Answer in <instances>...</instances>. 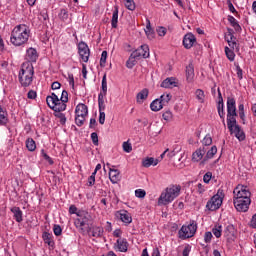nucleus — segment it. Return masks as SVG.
<instances>
[{
    "instance_id": "1",
    "label": "nucleus",
    "mask_w": 256,
    "mask_h": 256,
    "mask_svg": "<svg viewBox=\"0 0 256 256\" xmlns=\"http://www.w3.org/2000/svg\"><path fill=\"white\" fill-rule=\"evenodd\" d=\"M74 225L81 235L90 233L92 237H103V227L93 225V218L90 216L89 212H78L77 217L74 219Z\"/></svg>"
},
{
    "instance_id": "2",
    "label": "nucleus",
    "mask_w": 256,
    "mask_h": 256,
    "mask_svg": "<svg viewBox=\"0 0 256 256\" xmlns=\"http://www.w3.org/2000/svg\"><path fill=\"white\" fill-rule=\"evenodd\" d=\"M227 127L230 133L235 135L239 141H244L245 133L241 130V127L237 124V102L235 98H227Z\"/></svg>"
},
{
    "instance_id": "3",
    "label": "nucleus",
    "mask_w": 256,
    "mask_h": 256,
    "mask_svg": "<svg viewBox=\"0 0 256 256\" xmlns=\"http://www.w3.org/2000/svg\"><path fill=\"white\" fill-rule=\"evenodd\" d=\"M31 37V28L27 24L16 25L11 31L10 43L14 47H25L29 43Z\"/></svg>"
},
{
    "instance_id": "4",
    "label": "nucleus",
    "mask_w": 256,
    "mask_h": 256,
    "mask_svg": "<svg viewBox=\"0 0 256 256\" xmlns=\"http://www.w3.org/2000/svg\"><path fill=\"white\" fill-rule=\"evenodd\" d=\"M179 195H181V185L171 184L160 194L158 205H169V203H173Z\"/></svg>"
},
{
    "instance_id": "5",
    "label": "nucleus",
    "mask_w": 256,
    "mask_h": 256,
    "mask_svg": "<svg viewBox=\"0 0 256 256\" xmlns=\"http://www.w3.org/2000/svg\"><path fill=\"white\" fill-rule=\"evenodd\" d=\"M35 75V69L30 62H24L21 65V69L18 74L19 83L22 87H29L33 83V76Z\"/></svg>"
},
{
    "instance_id": "6",
    "label": "nucleus",
    "mask_w": 256,
    "mask_h": 256,
    "mask_svg": "<svg viewBox=\"0 0 256 256\" xmlns=\"http://www.w3.org/2000/svg\"><path fill=\"white\" fill-rule=\"evenodd\" d=\"M225 41H227L229 47H225V55L227 59L230 61H235V52L233 51H239V43H237V38L235 35H233V29L228 28L227 33L225 35Z\"/></svg>"
},
{
    "instance_id": "7",
    "label": "nucleus",
    "mask_w": 256,
    "mask_h": 256,
    "mask_svg": "<svg viewBox=\"0 0 256 256\" xmlns=\"http://www.w3.org/2000/svg\"><path fill=\"white\" fill-rule=\"evenodd\" d=\"M195 233H197V222L191 220L189 224H185L181 227L178 232V237L179 239H191V237H195Z\"/></svg>"
},
{
    "instance_id": "8",
    "label": "nucleus",
    "mask_w": 256,
    "mask_h": 256,
    "mask_svg": "<svg viewBox=\"0 0 256 256\" xmlns=\"http://www.w3.org/2000/svg\"><path fill=\"white\" fill-rule=\"evenodd\" d=\"M87 115H89L87 105L83 103L78 104L75 109V123L78 127H82V125H84Z\"/></svg>"
},
{
    "instance_id": "9",
    "label": "nucleus",
    "mask_w": 256,
    "mask_h": 256,
    "mask_svg": "<svg viewBox=\"0 0 256 256\" xmlns=\"http://www.w3.org/2000/svg\"><path fill=\"white\" fill-rule=\"evenodd\" d=\"M233 201L241 199H251V191L247 186L239 184L233 191Z\"/></svg>"
},
{
    "instance_id": "10",
    "label": "nucleus",
    "mask_w": 256,
    "mask_h": 256,
    "mask_svg": "<svg viewBox=\"0 0 256 256\" xmlns=\"http://www.w3.org/2000/svg\"><path fill=\"white\" fill-rule=\"evenodd\" d=\"M223 205V197L217 193L206 204V209L209 211H217Z\"/></svg>"
},
{
    "instance_id": "11",
    "label": "nucleus",
    "mask_w": 256,
    "mask_h": 256,
    "mask_svg": "<svg viewBox=\"0 0 256 256\" xmlns=\"http://www.w3.org/2000/svg\"><path fill=\"white\" fill-rule=\"evenodd\" d=\"M78 53L83 63L89 62V57L91 56V50L89 49V46L87 45V43L81 41L78 44Z\"/></svg>"
},
{
    "instance_id": "12",
    "label": "nucleus",
    "mask_w": 256,
    "mask_h": 256,
    "mask_svg": "<svg viewBox=\"0 0 256 256\" xmlns=\"http://www.w3.org/2000/svg\"><path fill=\"white\" fill-rule=\"evenodd\" d=\"M234 207L240 213H247L249 205H251V198H244L240 200H233Z\"/></svg>"
},
{
    "instance_id": "13",
    "label": "nucleus",
    "mask_w": 256,
    "mask_h": 256,
    "mask_svg": "<svg viewBox=\"0 0 256 256\" xmlns=\"http://www.w3.org/2000/svg\"><path fill=\"white\" fill-rule=\"evenodd\" d=\"M133 57L139 59L143 57V59L149 58V46L147 44L141 45L138 49L132 52Z\"/></svg>"
},
{
    "instance_id": "14",
    "label": "nucleus",
    "mask_w": 256,
    "mask_h": 256,
    "mask_svg": "<svg viewBox=\"0 0 256 256\" xmlns=\"http://www.w3.org/2000/svg\"><path fill=\"white\" fill-rule=\"evenodd\" d=\"M116 217L120 219L122 223H125V225H130V223L133 222V217L131 216V213H129L127 210L117 211Z\"/></svg>"
},
{
    "instance_id": "15",
    "label": "nucleus",
    "mask_w": 256,
    "mask_h": 256,
    "mask_svg": "<svg viewBox=\"0 0 256 256\" xmlns=\"http://www.w3.org/2000/svg\"><path fill=\"white\" fill-rule=\"evenodd\" d=\"M114 249L120 253H127L129 249V242L125 238H119L114 244Z\"/></svg>"
},
{
    "instance_id": "16",
    "label": "nucleus",
    "mask_w": 256,
    "mask_h": 256,
    "mask_svg": "<svg viewBox=\"0 0 256 256\" xmlns=\"http://www.w3.org/2000/svg\"><path fill=\"white\" fill-rule=\"evenodd\" d=\"M37 59H39V53H37V49L30 47L26 50V63H37Z\"/></svg>"
},
{
    "instance_id": "17",
    "label": "nucleus",
    "mask_w": 256,
    "mask_h": 256,
    "mask_svg": "<svg viewBox=\"0 0 256 256\" xmlns=\"http://www.w3.org/2000/svg\"><path fill=\"white\" fill-rule=\"evenodd\" d=\"M195 43H197V38L195 37V35H193V33H188L184 36L183 46L185 47V49H191V47H193Z\"/></svg>"
},
{
    "instance_id": "18",
    "label": "nucleus",
    "mask_w": 256,
    "mask_h": 256,
    "mask_svg": "<svg viewBox=\"0 0 256 256\" xmlns=\"http://www.w3.org/2000/svg\"><path fill=\"white\" fill-rule=\"evenodd\" d=\"M109 179L111 183H119L121 181V172L118 169L109 168Z\"/></svg>"
},
{
    "instance_id": "19",
    "label": "nucleus",
    "mask_w": 256,
    "mask_h": 256,
    "mask_svg": "<svg viewBox=\"0 0 256 256\" xmlns=\"http://www.w3.org/2000/svg\"><path fill=\"white\" fill-rule=\"evenodd\" d=\"M11 213H13V217L17 223L23 222V211H21V208L14 206L10 209Z\"/></svg>"
},
{
    "instance_id": "20",
    "label": "nucleus",
    "mask_w": 256,
    "mask_h": 256,
    "mask_svg": "<svg viewBox=\"0 0 256 256\" xmlns=\"http://www.w3.org/2000/svg\"><path fill=\"white\" fill-rule=\"evenodd\" d=\"M46 103H47L48 107L53 110L55 108V106L57 105V103H59V96H57V94H55V93H51L50 96L46 97Z\"/></svg>"
},
{
    "instance_id": "21",
    "label": "nucleus",
    "mask_w": 256,
    "mask_h": 256,
    "mask_svg": "<svg viewBox=\"0 0 256 256\" xmlns=\"http://www.w3.org/2000/svg\"><path fill=\"white\" fill-rule=\"evenodd\" d=\"M9 123V113L7 109L0 105V125L5 126Z\"/></svg>"
},
{
    "instance_id": "22",
    "label": "nucleus",
    "mask_w": 256,
    "mask_h": 256,
    "mask_svg": "<svg viewBox=\"0 0 256 256\" xmlns=\"http://www.w3.org/2000/svg\"><path fill=\"white\" fill-rule=\"evenodd\" d=\"M204 156H205V148L197 149L192 154V161H193V163H199V161H202Z\"/></svg>"
},
{
    "instance_id": "23",
    "label": "nucleus",
    "mask_w": 256,
    "mask_h": 256,
    "mask_svg": "<svg viewBox=\"0 0 256 256\" xmlns=\"http://www.w3.org/2000/svg\"><path fill=\"white\" fill-rule=\"evenodd\" d=\"M193 79H195V68L193 64H189L186 67V80L188 83H193Z\"/></svg>"
},
{
    "instance_id": "24",
    "label": "nucleus",
    "mask_w": 256,
    "mask_h": 256,
    "mask_svg": "<svg viewBox=\"0 0 256 256\" xmlns=\"http://www.w3.org/2000/svg\"><path fill=\"white\" fill-rule=\"evenodd\" d=\"M217 155V146H212L210 150L207 151L205 157L201 161V165H205L208 159H213Z\"/></svg>"
},
{
    "instance_id": "25",
    "label": "nucleus",
    "mask_w": 256,
    "mask_h": 256,
    "mask_svg": "<svg viewBox=\"0 0 256 256\" xmlns=\"http://www.w3.org/2000/svg\"><path fill=\"white\" fill-rule=\"evenodd\" d=\"M42 239L49 247H55V241L53 240V234L49 232H43Z\"/></svg>"
},
{
    "instance_id": "26",
    "label": "nucleus",
    "mask_w": 256,
    "mask_h": 256,
    "mask_svg": "<svg viewBox=\"0 0 256 256\" xmlns=\"http://www.w3.org/2000/svg\"><path fill=\"white\" fill-rule=\"evenodd\" d=\"M161 87L164 89H173V87H177V82L175 81V78H166L162 83Z\"/></svg>"
},
{
    "instance_id": "27",
    "label": "nucleus",
    "mask_w": 256,
    "mask_h": 256,
    "mask_svg": "<svg viewBox=\"0 0 256 256\" xmlns=\"http://www.w3.org/2000/svg\"><path fill=\"white\" fill-rule=\"evenodd\" d=\"M228 21L231 27H233V29L236 31V33H241V31H243V29L241 28V25H239V21H237L235 17L228 16Z\"/></svg>"
},
{
    "instance_id": "28",
    "label": "nucleus",
    "mask_w": 256,
    "mask_h": 256,
    "mask_svg": "<svg viewBox=\"0 0 256 256\" xmlns=\"http://www.w3.org/2000/svg\"><path fill=\"white\" fill-rule=\"evenodd\" d=\"M65 109H67V102H64L62 99H58V102H56L52 111H55V113H61V111H65Z\"/></svg>"
},
{
    "instance_id": "29",
    "label": "nucleus",
    "mask_w": 256,
    "mask_h": 256,
    "mask_svg": "<svg viewBox=\"0 0 256 256\" xmlns=\"http://www.w3.org/2000/svg\"><path fill=\"white\" fill-rule=\"evenodd\" d=\"M117 23H119V7L115 6L111 20L112 29H117Z\"/></svg>"
},
{
    "instance_id": "30",
    "label": "nucleus",
    "mask_w": 256,
    "mask_h": 256,
    "mask_svg": "<svg viewBox=\"0 0 256 256\" xmlns=\"http://www.w3.org/2000/svg\"><path fill=\"white\" fill-rule=\"evenodd\" d=\"M224 235L227 237V239H233V237H235V226H233L232 224L226 226L224 230Z\"/></svg>"
},
{
    "instance_id": "31",
    "label": "nucleus",
    "mask_w": 256,
    "mask_h": 256,
    "mask_svg": "<svg viewBox=\"0 0 256 256\" xmlns=\"http://www.w3.org/2000/svg\"><path fill=\"white\" fill-rule=\"evenodd\" d=\"M158 164H159V160L157 159L155 160V158L153 157L146 158L142 161L143 167H146V168L151 167V165L155 167Z\"/></svg>"
},
{
    "instance_id": "32",
    "label": "nucleus",
    "mask_w": 256,
    "mask_h": 256,
    "mask_svg": "<svg viewBox=\"0 0 256 256\" xmlns=\"http://www.w3.org/2000/svg\"><path fill=\"white\" fill-rule=\"evenodd\" d=\"M163 104L161 103V101L158 99H155L154 101H152V103L150 104V109L151 111L157 112V111H161V109H163Z\"/></svg>"
},
{
    "instance_id": "33",
    "label": "nucleus",
    "mask_w": 256,
    "mask_h": 256,
    "mask_svg": "<svg viewBox=\"0 0 256 256\" xmlns=\"http://www.w3.org/2000/svg\"><path fill=\"white\" fill-rule=\"evenodd\" d=\"M147 97H149V90L145 88L137 94V103H143Z\"/></svg>"
},
{
    "instance_id": "34",
    "label": "nucleus",
    "mask_w": 256,
    "mask_h": 256,
    "mask_svg": "<svg viewBox=\"0 0 256 256\" xmlns=\"http://www.w3.org/2000/svg\"><path fill=\"white\" fill-rule=\"evenodd\" d=\"M194 95L198 103H201V104L205 103V91H203L202 89H197Z\"/></svg>"
},
{
    "instance_id": "35",
    "label": "nucleus",
    "mask_w": 256,
    "mask_h": 256,
    "mask_svg": "<svg viewBox=\"0 0 256 256\" xmlns=\"http://www.w3.org/2000/svg\"><path fill=\"white\" fill-rule=\"evenodd\" d=\"M137 59L136 56H133V53H131L129 59L126 62V67L128 69H133L135 65H137Z\"/></svg>"
},
{
    "instance_id": "36",
    "label": "nucleus",
    "mask_w": 256,
    "mask_h": 256,
    "mask_svg": "<svg viewBox=\"0 0 256 256\" xmlns=\"http://www.w3.org/2000/svg\"><path fill=\"white\" fill-rule=\"evenodd\" d=\"M171 97V94H162L158 99L163 107H167V105H169V101H171Z\"/></svg>"
},
{
    "instance_id": "37",
    "label": "nucleus",
    "mask_w": 256,
    "mask_h": 256,
    "mask_svg": "<svg viewBox=\"0 0 256 256\" xmlns=\"http://www.w3.org/2000/svg\"><path fill=\"white\" fill-rule=\"evenodd\" d=\"M98 106L99 112L105 111V96H103V93H99L98 95Z\"/></svg>"
},
{
    "instance_id": "38",
    "label": "nucleus",
    "mask_w": 256,
    "mask_h": 256,
    "mask_svg": "<svg viewBox=\"0 0 256 256\" xmlns=\"http://www.w3.org/2000/svg\"><path fill=\"white\" fill-rule=\"evenodd\" d=\"M26 147L28 151H35V149H37V144H35V140H33V138H28L26 140Z\"/></svg>"
},
{
    "instance_id": "39",
    "label": "nucleus",
    "mask_w": 256,
    "mask_h": 256,
    "mask_svg": "<svg viewBox=\"0 0 256 256\" xmlns=\"http://www.w3.org/2000/svg\"><path fill=\"white\" fill-rule=\"evenodd\" d=\"M124 2V6L126 7V9H128L129 11H135L136 9V5H135V0H123Z\"/></svg>"
},
{
    "instance_id": "40",
    "label": "nucleus",
    "mask_w": 256,
    "mask_h": 256,
    "mask_svg": "<svg viewBox=\"0 0 256 256\" xmlns=\"http://www.w3.org/2000/svg\"><path fill=\"white\" fill-rule=\"evenodd\" d=\"M213 235L219 239L221 237V233H223V227L221 225H215L212 229Z\"/></svg>"
},
{
    "instance_id": "41",
    "label": "nucleus",
    "mask_w": 256,
    "mask_h": 256,
    "mask_svg": "<svg viewBox=\"0 0 256 256\" xmlns=\"http://www.w3.org/2000/svg\"><path fill=\"white\" fill-rule=\"evenodd\" d=\"M102 95L103 97H105V95H107V74H104L103 75V78H102Z\"/></svg>"
},
{
    "instance_id": "42",
    "label": "nucleus",
    "mask_w": 256,
    "mask_h": 256,
    "mask_svg": "<svg viewBox=\"0 0 256 256\" xmlns=\"http://www.w3.org/2000/svg\"><path fill=\"white\" fill-rule=\"evenodd\" d=\"M58 17L61 19V21H67V19H69V12L67 9H61Z\"/></svg>"
},
{
    "instance_id": "43",
    "label": "nucleus",
    "mask_w": 256,
    "mask_h": 256,
    "mask_svg": "<svg viewBox=\"0 0 256 256\" xmlns=\"http://www.w3.org/2000/svg\"><path fill=\"white\" fill-rule=\"evenodd\" d=\"M224 107H225V105L217 106L219 117H220V119H222L223 122H225V109H224Z\"/></svg>"
},
{
    "instance_id": "44",
    "label": "nucleus",
    "mask_w": 256,
    "mask_h": 256,
    "mask_svg": "<svg viewBox=\"0 0 256 256\" xmlns=\"http://www.w3.org/2000/svg\"><path fill=\"white\" fill-rule=\"evenodd\" d=\"M213 143V138H211V135H206L204 139L202 140V145H205L206 147L211 145Z\"/></svg>"
},
{
    "instance_id": "45",
    "label": "nucleus",
    "mask_w": 256,
    "mask_h": 256,
    "mask_svg": "<svg viewBox=\"0 0 256 256\" xmlns=\"http://www.w3.org/2000/svg\"><path fill=\"white\" fill-rule=\"evenodd\" d=\"M105 63H107V51H103L100 58V67H105Z\"/></svg>"
},
{
    "instance_id": "46",
    "label": "nucleus",
    "mask_w": 256,
    "mask_h": 256,
    "mask_svg": "<svg viewBox=\"0 0 256 256\" xmlns=\"http://www.w3.org/2000/svg\"><path fill=\"white\" fill-rule=\"evenodd\" d=\"M123 151H125V153H131V151H133V146H131V143L129 142H123Z\"/></svg>"
},
{
    "instance_id": "47",
    "label": "nucleus",
    "mask_w": 256,
    "mask_h": 256,
    "mask_svg": "<svg viewBox=\"0 0 256 256\" xmlns=\"http://www.w3.org/2000/svg\"><path fill=\"white\" fill-rule=\"evenodd\" d=\"M145 195H147V192L143 189H137L135 190V196L138 197V199H144Z\"/></svg>"
},
{
    "instance_id": "48",
    "label": "nucleus",
    "mask_w": 256,
    "mask_h": 256,
    "mask_svg": "<svg viewBox=\"0 0 256 256\" xmlns=\"http://www.w3.org/2000/svg\"><path fill=\"white\" fill-rule=\"evenodd\" d=\"M41 155L45 159V161H47L49 163V165H53V163H54L53 159L49 155H47L45 150H41Z\"/></svg>"
},
{
    "instance_id": "49",
    "label": "nucleus",
    "mask_w": 256,
    "mask_h": 256,
    "mask_svg": "<svg viewBox=\"0 0 256 256\" xmlns=\"http://www.w3.org/2000/svg\"><path fill=\"white\" fill-rule=\"evenodd\" d=\"M60 99L62 101H64V103H68L69 102V92H67V90H63Z\"/></svg>"
},
{
    "instance_id": "50",
    "label": "nucleus",
    "mask_w": 256,
    "mask_h": 256,
    "mask_svg": "<svg viewBox=\"0 0 256 256\" xmlns=\"http://www.w3.org/2000/svg\"><path fill=\"white\" fill-rule=\"evenodd\" d=\"M53 231H54V235H56V237H59L61 235V233H63V229H61V226H59V225H54Z\"/></svg>"
},
{
    "instance_id": "51",
    "label": "nucleus",
    "mask_w": 256,
    "mask_h": 256,
    "mask_svg": "<svg viewBox=\"0 0 256 256\" xmlns=\"http://www.w3.org/2000/svg\"><path fill=\"white\" fill-rule=\"evenodd\" d=\"M95 175V172H93L91 176L88 178V187H93V185H95Z\"/></svg>"
},
{
    "instance_id": "52",
    "label": "nucleus",
    "mask_w": 256,
    "mask_h": 256,
    "mask_svg": "<svg viewBox=\"0 0 256 256\" xmlns=\"http://www.w3.org/2000/svg\"><path fill=\"white\" fill-rule=\"evenodd\" d=\"M147 38L151 40L155 39V31L153 29L145 30Z\"/></svg>"
},
{
    "instance_id": "53",
    "label": "nucleus",
    "mask_w": 256,
    "mask_h": 256,
    "mask_svg": "<svg viewBox=\"0 0 256 256\" xmlns=\"http://www.w3.org/2000/svg\"><path fill=\"white\" fill-rule=\"evenodd\" d=\"M56 116L60 119L59 121L61 125H65V123H67V117H65V114L59 113Z\"/></svg>"
},
{
    "instance_id": "54",
    "label": "nucleus",
    "mask_w": 256,
    "mask_h": 256,
    "mask_svg": "<svg viewBox=\"0 0 256 256\" xmlns=\"http://www.w3.org/2000/svg\"><path fill=\"white\" fill-rule=\"evenodd\" d=\"M157 33H158L159 37H165V35H167V28L159 27L157 29Z\"/></svg>"
},
{
    "instance_id": "55",
    "label": "nucleus",
    "mask_w": 256,
    "mask_h": 256,
    "mask_svg": "<svg viewBox=\"0 0 256 256\" xmlns=\"http://www.w3.org/2000/svg\"><path fill=\"white\" fill-rule=\"evenodd\" d=\"M211 239H213V234L211 232H205L204 234L205 243H211Z\"/></svg>"
},
{
    "instance_id": "56",
    "label": "nucleus",
    "mask_w": 256,
    "mask_h": 256,
    "mask_svg": "<svg viewBox=\"0 0 256 256\" xmlns=\"http://www.w3.org/2000/svg\"><path fill=\"white\" fill-rule=\"evenodd\" d=\"M91 139H92V143H93L94 145H99V136L97 135L96 132H93V133L91 134Z\"/></svg>"
},
{
    "instance_id": "57",
    "label": "nucleus",
    "mask_w": 256,
    "mask_h": 256,
    "mask_svg": "<svg viewBox=\"0 0 256 256\" xmlns=\"http://www.w3.org/2000/svg\"><path fill=\"white\" fill-rule=\"evenodd\" d=\"M236 75L238 79H243V69H241V66L236 65Z\"/></svg>"
},
{
    "instance_id": "58",
    "label": "nucleus",
    "mask_w": 256,
    "mask_h": 256,
    "mask_svg": "<svg viewBox=\"0 0 256 256\" xmlns=\"http://www.w3.org/2000/svg\"><path fill=\"white\" fill-rule=\"evenodd\" d=\"M213 177V173L211 172H207L204 176H203V181L204 183H209V181H211V178Z\"/></svg>"
},
{
    "instance_id": "59",
    "label": "nucleus",
    "mask_w": 256,
    "mask_h": 256,
    "mask_svg": "<svg viewBox=\"0 0 256 256\" xmlns=\"http://www.w3.org/2000/svg\"><path fill=\"white\" fill-rule=\"evenodd\" d=\"M189 253H191V245L187 244L185 247H184V250L182 252V255L183 256H189Z\"/></svg>"
},
{
    "instance_id": "60",
    "label": "nucleus",
    "mask_w": 256,
    "mask_h": 256,
    "mask_svg": "<svg viewBox=\"0 0 256 256\" xmlns=\"http://www.w3.org/2000/svg\"><path fill=\"white\" fill-rule=\"evenodd\" d=\"M163 120L164 121H169V119H171L173 117V114L171 113V111H166L163 115Z\"/></svg>"
},
{
    "instance_id": "61",
    "label": "nucleus",
    "mask_w": 256,
    "mask_h": 256,
    "mask_svg": "<svg viewBox=\"0 0 256 256\" xmlns=\"http://www.w3.org/2000/svg\"><path fill=\"white\" fill-rule=\"evenodd\" d=\"M69 213H70V215H76L77 216V213H81V211L77 212L76 206L75 205H71L70 208H69Z\"/></svg>"
},
{
    "instance_id": "62",
    "label": "nucleus",
    "mask_w": 256,
    "mask_h": 256,
    "mask_svg": "<svg viewBox=\"0 0 256 256\" xmlns=\"http://www.w3.org/2000/svg\"><path fill=\"white\" fill-rule=\"evenodd\" d=\"M28 99H37V92L34 90H30L27 94Z\"/></svg>"
},
{
    "instance_id": "63",
    "label": "nucleus",
    "mask_w": 256,
    "mask_h": 256,
    "mask_svg": "<svg viewBox=\"0 0 256 256\" xmlns=\"http://www.w3.org/2000/svg\"><path fill=\"white\" fill-rule=\"evenodd\" d=\"M99 123L100 125H105V112H99Z\"/></svg>"
},
{
    "instance_id": "64",
    "label": "nucleus",
    "mask_w": 256,
    "mask_h": 256,
    "mask_svg": "<svg viewBox=\"0 0 256 256\" xmlns=\"http://www.w3.org/2000/svg\"><path fill=\"white\" fill-rule=\"evenodd\" d=\"M250 227H252V229H256V214L252 216V219L250 221Z\"/></svg>"
}]
</instances>
